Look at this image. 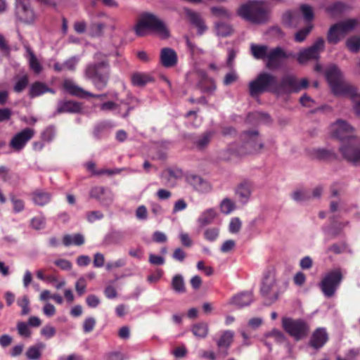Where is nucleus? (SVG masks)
I'll return each mask as SVG.
<instances>
[{
	"label": "nucleus",
	"mask_w": 360,
	"mask_h": 360,
	"mask_svg": "<svg viewBox=\"0 0 360 360\" xmlns=\"http://www.w3.org/2000/svg\"><path fill=\"white\" fill-rule=\"evenodd\" d=\"M330 128L335 138L342 141L347 139L340 148L343 157L354 164L360 163V141L352 136L353 127L345 121L339 120Z\"/></svg>",
	"instance_id": "nucleus-1"
},
{
	"label": "nucleus",
	"mask_w": 360,
	"mask_h": 360,
	"mask_svg": "<svg viewBox=\"0 0 360 360\" xmlns=\"http://www.w3.org/2000/svg\"><path fill=\"white\" fill-rule=\"evenodd\" d=\"M84 76L98 90L104 89L110 77V67L107 60L88 63L84 70Z\"/></svg>",
	"instance_id": "nucleus-2"
},
{
	"label": "nucleus",
	"mask_w": 360,
	"mask_h": 360,
	"mask_svg": "<svg viewBox=\"0 0 360 360\" xmlns=\"http://www.w3.org/2000/svg\"><path fill=\"white\" fill-rule=\"evenodd\" d=\"M134 31L139 37L145 36L148 31H152L164 39L167 38L169 35V30L163 21L149 13H145L141 15L134 27Z\"/></svg>",
	"instance_id": "nucleus-3"
},
{
	"label": "nucleus",
	"mask_w": 360,
	"mask_h": 360,
	"mask_svg": "<svg viewBox=\"0 0 360 360\" xmlns=\"http://www.w3.org/2000/svg\"><path fill=\"white\" fill-rule=\"evenodd\" d=\"M108 94L113 101L101 103L100 110L103 112H112L122 117H127L129 112L134 108V103H137L136 98L129 96L126 100L120 99L116 91H109Z\"/></svg>",
	"instance_id": "nucleus-4"
},
{
	"label": "nucleus",
	"mask_w": 360,
	"mask_h": 360,
	"mask_svg": "<svg viewBox=\"0 0 360 360\" xmlns=\"http://www.w3.org/2000/svg\"><path fill=\"white\" fill-rule=\"evenodd\" d=\"M237 14L246 21L254 24H262L267 20L268 15L262 3L249 1L242 4L237 10Z\"/></svg>",
	"instance_id": "nucleus-5"
},
{
	"label": "nucleus",
	"mask_w": 360,
	"mask_h": 360,
	"mask_svg": "<svg viewBox=\"0 0 360 360\" xmlns=\"http://www.w3.org/2000/svg\"><path fill=\"white\" fill-rule=\"evenodd\" d=\"M276 84L277 79L274 75L268 72H261L249 83L250 95L256 97L266 91L274 92Z\"/></svg>",
	"instance_id": "nucleus-6"
},
{
	"label": "nucleus",
	"mask_w": 360,
	"mask_h": 360,
	"mask_svg": "<svg viewBox=\"0 0 360 360\" xmlns=\"http://www.w3.org/2000/svg\"><path fill=\"white\" fill-rule=\"evenodd\" d=\"M283 330L295 340H300L308 335L310 331L309 323L302 319L282 318Z\"/></svg>",
	"instance_id": "nucleus-7"
},
{
	"label": "nucleus",
	"mask_w": 360,
	"mask_h": 360,
	"mask_svg": "<svg viewBox=\"0 0 360 360\" xmlns=\"http://www.w3.org/2000/svg\"><path fill=\"white\" fill-rule=\"evenodd\" d=\"M325 75L334 94L343 96L345 93L352 91V85L343 81L342 73L336 65L329 66L326 70Z\"/></svg>",
	"instance_id": "nucleus-8"
},
{
	"label": "nucleus",
	"mask_w": 360,
	"mask_h": 360,
	"mask_svg": "<svg viewBox=\"0 0 360 360\" xmlns=\"http://www.w3.org/2000/svg\"><path fill=\"white\" fill-rule=\"evenodd\" d=\"M308 85L309 82L305 78L302 79L300 82H299L295 76L286 75L281 78L280 82H277L274 93L277 95L297 93L300 90L306 89Z\"/></svg>",
	"instance_id": "nucleus-9"
},
{
	"label": "nucleus",
	"mask_w": 360,
	"mask_h": 360,
	"mask_svg": "<svg viewBox=\"0 0 360 360\" xmlns=\"http://www.w3.org/2000/svg\"><path fill=\"white\" fill-rule=\"evenodd\" d=\"M343 278V274L340 268L327 272L319 283V287L326 297H333Z\"/></svg>",
	"instance_id": "nucleus-10"
},
{
	"label": "nucleus",
	"mask_w": 360,
	"mask_h": 360,
	"mask_svg": "<svg viewBox=\"0 0 360 360\" xmlns=\"http://www.w3.org/2000/svg\"><path fill=\"white\" fill-rule=\"evenodd\" d=\"M357 25L355 19H348L332 25L328 32L327 40L328 43L336 44L347 32L352 30Z\"/></svg>",
	"instance_id": "nucleus-11"
},
{
	"label": "nucleus",
	"mask_w": 360,
	"mask_h": 360,
	"mask_svg": "<svg viewBox=\"0 0 360 360\" xmlns=\"http://www.w3.org/2000/svg\"><path fill=\"white\" fill-rule=\"evenodd\" d=\"M240 137L243 143L239 148L240 150L246 152L245 155L257 153L263 148V144L261 142L257 130L245 131L241 134Z\"/></svg>",
	"instance_id": "nucleus-12"
},
{
	"label": "nucleus",
	"mask_w": 360,
	"mask_h": 360,
	"mask_svg": "<svg viewBox=\"0 0 360 360\" xmlns=\"http://www.w3.org/2000/svg\"><path fill=\"white\" fill-rule=\"evenodd\" d=\"M325 46L324 39L318 38L314 43L307 49H302L295 57L299 63L303 64L309 60H319L320 53L323 51Z\"/></svg>",
	"instance_id": "nucleus-13"
},
{
	"label": "nucleus",
	"mask_w": 360,
	"mask_h": 360,
	"mask_svg": "<svg viewBox=\"0 0 360 360\" xmlns=\"http://www.w3.org/2000/svg\"><path fill=\"white\" fill-rule=\"evenodd\" d=\"M89 196L99 202L106 207H109L113 202L115 195L112 191L104 186H94L89 191Z\"/></svg>",
	"instance_id": "nucleus-14"
},
{
	"label": "nucleus",
	"mask_w": 360,
	"mask_h": 360,
	"mask_svg": "<svg viewBox=\"0 0 360 360\" xmlns=\"http://www.w3.org/2000/svg\"><path fill=\"white\" fill-rule=\"evenodd\" d=\"M293 52H285L281 47H276L269 51L266 57V66L269 69H277L281 66V60L288 58H295Z\"/></svg>",
	"instance_id": "nucleus-15"
},
{
	"label": "nucleus",
	"mask_w": 360,
	"mask_h": 360,
	"mask_svg": "<svg viewBox=\"0 0 360 360\" xmlns=\"http://www.w3.org/2000/svg\"><path fill=\"white\" fill-rule=\"evenodd\" d=\"M198 79L197 86L204 94H212L216 90L214 81L204 70H195L188 75Z\"/></svg>",
	"instance_id": "nucleus-16"
},
{
	"label": "nucleus",
	"mask_w": 360,
	"mask_h": 360,
	"mask_svg": "<svg viewBox=\"0 0 360 360\" xmlns=\"http://www.w3.org/2000/svg\"><path fill=\"white\" fill-rule=\"evenodd\" d=\"M15 15L25 23H32L35 19V13L30 6V0H15Z\"/></svg>",
	"instance_id": "nucleus-17"
},
{
	"label": "nucleus",
	"mask_w": 360,
	"mask_h": 360,
	"mask_svg": "<svg viewBox=\"0 0 360 360\" xmlns=\"http://www.w3.org/2000/svg\"><path fill=\"white\" fill-rule=\"evenodd\" d=\"M34 135V130L33 129L25 128L13 136L9 143V146L13 149V150L19 152L25 148L27 142L32 139Z\"/></svg>",
	"instance_id": "nucleus-18"
},
{
	"label": "nucleus",
	"mask_w": 360,
	"mask_h": 360,
	"mask_svg": "<svg viewBox=\"0 0 360 360\" xmlns=\"http://www.w3.org/2000/svg\"><path fill=\"white\" fill-rule=\"evenodd\" d=\"M253 191V184L249 181L239 184L234 190L235 195L242 205H246L250 200Z\"/></svg>",
	"instance_id": "nucleus-19"
},
{
	"label": "nucleus",
	"mask_w": 360,
	"mask_h": 360,
	"mask_svg": "<svg viewBox=\"0 0 360 360\" xmlns=\"http://www.w3.org/2000/svg\"><path fill=\"white\" fill-rule=\"evenodd\" d=\"M246 152L240 150L236 143L229 145L226 148L219 153V159L222 161H236L239 158L245 155Z\"/></svg>",
	"instance_id": "nucleus-20"
},
{
	"label": "nucleus",
	"mask_w": 360,
	"mask_h": 360,
	"mask_svg": "<svg viewBox=\"0 0 360 360\" xmlns=\"http://www.w3.org/2000/svg\"><path fill=\"white\" fill-rule=\"evenodd\" d=\"M186 180L197 191L207 193L211 191L210 184L198 175L188 174L186 176Z\"/></svg>",
	"instance_id": "nucleus-21"
},
{
	"label": "nucleus",
	"mask_w": 360,
	"mask_h": 360,
	"mask_svg": "<svg viewBox=\"0 0 360 360\" xmlns=\"http://www.w3.org/2000/svg\"><path fill=\"white\" fill-rule=\"evenodd\" d=\"M328 333L324 328H317L312 334L309 344L314 349L321 348L328 341Z\"/></svg>",
	"instance_id": "nucleus-22"
},
{
	"label": "nucleus",
	"mask_w": 360,
	"mask_h": 360,
	"mask_svg": "<svg viewBox=\"0 0 360 360\" xmlns=\"http://www.w3.org/2000/svg\"><path fill=\"white\" fill-rule=\"evenodd\" d=\"M160 61L165 68H171L177 63V55L170 48H163L160 51Z\"/></svg>",
	"instance_id": "nucleus-23"
},
{
	"label": "nucleus",
	"mask_w": 360,
	"mask_h": 360,
	"mask_svg": "<svg viewBox=\"0 0 360 360\" xmlns=\"http://www.w3.org/2000/svg\"><path fill=\"white\" fill-rule=\"evenodd\" d=\"M276 285V276L274 271L269 270L265 272L262 282L261 292L267 295L272 291Z\"/></svg>",
	"instance_id": "nucleus-24"
},
{
	"label": "nucleus",
	"mask_w": 360,
	"mask_h": 360,
	"mask_svg": "<svg viewBox=\"0 0 360 360\" xmlns=\"http://www.w3.org/2000/svg\"><path fill=\"white\" fill-rule=\"evenodd\" d=\"M186 15L190 22L198 29V34H202L207 29L200 15L191 10L186 9Z\"/></svg>",
	"instance_id": "nucleus-25"
},
{
	"label": "nucleus",
	"mask_w": 360,
	"mask_h": 360,
	"mask_svg": "<svg viewBox=\"0 0 360 360\" xmlns=\"http://www.w3.org/2000/svg\"><path fill=\"white\" fill-rule=\"evenodd\" d=\"M79 60L80 57L79 56H74L65 60L63 63H56L53 68L56 72H61L65 70L74 72Z\"/></svg>",
	"instance_id": "nucleus-26"
},
{
	"label": "nucleus",
	"mask_w": 360,
	"mask_h": 360,
	"mask_svg": "<svg viewBox=\"0 0 360 360\" xmlns=\"http://www.w3.org/2000/svg\"><path fill=\"white\" fill-rule=\"evenodd\" d=\"M183 172L179 168H167L162 172L161 177L166 180V184L173 186L176 180L181 178Z\"/></svg>",
	"instance_id": "nucleus-27"
},
{
	"label": "nucleus",
	"mask_w": 360,
	"mask_h": 360,
	"mask_svg": "<svg viewBox=\"0 0 360 360\" xmlns=\"http://www.w3.org/2000/svg\"><path fill=\"white\" fill-rule=\"evenodd\" d=\"M63 86L66 91L73 96L84 98L89 94V91L84 90L71 79H65Z\"/></svg>",
	"instance_id": "nucleus-28"
},
{
	"label": "nucleus",
	"mask_w": 360,
	"mask_h": 360,
	"mask_svg": "<svg viewBox=\"0 0 360 360\" xmlns=\"http://www.w3.org/2000/svg\"><path fill=\"white\" fill-rule=\"evenodd\" d=\"M26 50L25 57L27 58L30 68L35 73L39 74L42 70V66L37 58L35 54L29 46H25Z\"/></svg>",
	"instance_id": "nucleus-29"
},
{
	"label": "nucleus",
	"mask_w": 360,
	"mask_h": 360,
	"mask_svg": "<svg viewBox=\"0 0 360 360\" xmlns=\"http://www.w3.org/2000/svg\"><path fill=\"white\" fill-rule=\"evenodd\" d=\"M217 215L215 208H208L203 211L198 218V223L200 226L212 224Z\"/></svg>",
	"instance_id": "nucleus-30"
},
{
	"label": "nucleus",
	"mask_w": 360,
	"mask_h": 360,
	"mask_svg": "<svg viewBox=\"0 0 360 360\" xmlns=\"http://www.w3.org/2000/svg\"><path fill=\"white\" fill-rule=\"evenodd\" d=\"M46 92L54 94L55 91L49 88L44 83L35 82L30 86L29 95L31 98H34Z\"/></svg>",
	"instance_id": "nucleus-31"
},
{
	"label": "nucleus",
	"mask_w": 360,
	"mask_h": 360,
	"mask_svg": "<svg viewBox=\"0 0 360 360\" xmlns=\"http://www.w3.org/2000/svg\"><path fill=\"white\" fill-rule=\"evenodd\" d=\"M264 338H272L276 343L278 344H282L286 340V337L284 333L276 328L264 334ZM264 345L268 347L269 351L271 350V345L266 340H264Z\"/></svg>",
	"instance_id": "nucleus-32"
},
{
	"label": "nucleus",
	"mask_w": 360,
	"mask_h": 360,
	"mask_svg": "<svg viewBox=\"0 0 360 360\" xmlns=\"http://www.w3.org/2000/svg\"><path fill=\"white\" fill-rule=\"evenodd\" d=\"M252 302V292H243L235 295L231 299V303L239 307L249 305Z\"/></svg>",
	"instance_id": "nucleus-33"
},
{
	"label": "nucleus",
	"mask_w": 360,
	"mask_h": 360,
	"mask_svg": "<svg viewBox=\"0 0 360 360\" xmlns=\"http://www.w3.org/2000/svg\"><path fill=\"white\" fill-rule=\"evenodd\" d=\"M82 110L79 103L73 101H60L58 104L57 112H78Z\"/></svg>",
	"instance_id": "nucleus-34"
},
{
	"label": "nucleus",
	"mask_w": 360,
	"mask_h": 360,
	"mask_svg": "<svg viewBox=\"0 0 360 360\" xmlns=\"http://www.w3.org/2000/svg\"><path fill=\"white\" fill-rule=\"evenodd\" d=\"M191 330L197 338H205L209 331L208 324L205 322L197 323L192 326Z\"/></svg>",
	"instance_id": "nucleus-35"
},
{
	"label": "nucleus",
	"mask_w": 360,
	"mask_h": 360,
	"mask_svg": "<svg viewBox=\"0 0 360 360\" xmlns=\"http://www.w3.org/2000/svg\"><path fill=\"white\" fill-rule=\"evenodd\" d=\"M216 34L219 37H226L233 32L232 26L227 22L217 21L214 23Z\"/></svg>",
	"instance_id": "nucleus-36"
},
{
	"label": "nucleus",
	"mask_w": 360,
	"mask_h": 360,
	"mask_svg": "<svg viewBox=\"0 0 360 360\" xmlns=\"http://www.w3.org/2000/svg\"><path fill=\"white\" fill-rule=\"evenodd\" d=\"M51 195L49 193L37 191L32 193V200L34 204L44 206L49 202L51 200Z\"/></svg>",
	"instance_id": "nucleus-37"
},
{
	"label": "nucleus",
	"mask_w": 360,
	"mask_h": 360,
	"mask_svg": "<svg viewBox=\"0 0 360 360\" xmlns=\"http://www.w3.org/2000/svg\"><path fill=\"white\" fill-rule=\"evenodd\" d=\"M233 335L234 333L231 330L224 331L217 342V347L219 349H227L231 346V344L233 341Z\"/></svg>",
	"instance_id": "nucleus-38"
},
{
	"label": "nucleus",
	"mask_w": 360,
	"mask_h": 360,
	"mask_svg": "<svg viewBox=\"0 0 360 360\" xmlns=\"http://www.w3.org/2000/svg\"><path fill=\"white\" fill-rule=\"evenodd\" d=\"M122 238L123 236L120 232L112 231L105 235L103 243L106 246L119 245L122 242Z\"/></svg>",
	"instance_id": "nucleus-39"
},
{
	"label": "nucleus",
	"mask_w": 360,
	"mask_h": 360,
	"mask_svg": "<svg viewBox=\"0 0 360 360\" xmlns=\"http://www.w3.org/2000/svg\"><path fill=\"white\" fill-rule=\"evenodd\" d=\"M251 53L256 59L266 58L269 52L268 46L266 45H257L252 44L250 46Z\"/></svg>",
	"instance_id": "nucleus-40"
},
{
	"label": "nucleus",
	"mask_w": 360,
	"mask_h": 360,
	"mask_svg": "<svg viewBox=\"0 0 360 360\" xmlns=\"http://www.w3.org/2000/svg\"><path fill=\"white\" fill-rule=\"evenodd\" d=\"M150 81H152V77L145 73L136 72L131 75L132 84L136 86H145Z\"/></svg>",
	"instance_id": "nucleus-41"
},
{
	"label": "nucleus",
	"mask_w": 360,
	"mask_h": 360,
	"mask_svg": "<svg viewBox=\"0 0 360 360\" xmlns=\"http://www.w3.org/2000/svg\"><path fill=\"white\" fill-rule=\"evenodd\" d=\"M291 198L297 202L302 203L311 198V193L307 189H299L291 194Z\"/></svg>",
	"instance_id": "nucleus-42"
},
{
	"label": "nucleus",
	"mask_w": 360,
	"mask_h": 360,
	"mask_svg": "<svg viewBox=\"0 0 360 360\" xmlns=\"http://www.w3.org/2000/svg\"><path fill=\"white\" fill-rule=\"evenodd\" d=\"M220 211L224 214H229L231 213L233 210H236V205L235 202L229 198H224L219 205Z\"/></svg>",
	"instance_id": "nucleus-43"
},
{
	"label": "nucleus",
	"mask_w": 360,
	"mask_h": 360,
	"mask_svg": "<svg viewBox=\"0 0 360 360\" xmlns=\"http://www.w3.org/2000/svg\"><path fill=\"white\" fill-rule=\"evenodd\" d=\"M211 13L216 18L221 20H228L232 16V13L229 10L221 6L212 7Z\"/></svg>",
	"instance_id": "nucleus-44"
},
{
	"label": "nucleus",
	"mask_w": 360,
	"mask_h": 360,
	"mask_svg": "<svg viewBox=\"0 0 360 360\" xmlns=\"http://www.w3.org/2000/svg\"><path fill=\"white\" fill-rule=\"evenodd\" d=\"M213 133L212 131H207L199 136L194 143L197 148L200 150L204 149L210 143Z\"/></svg>",
	"instance_id": "nucleus-45"
},
{
	"label": "nucleus",
	"mask_w": 360,
	"mask_h": 360,
	"mask_svg": "<svg viewBox=\"0 0 360 360\" xmlns=\"http://www.w3.org/2000/svg\"><path fill=\"white\" fill-rule=\"evenodd\" d=\"M352 91L345 93L343 96H347L352 99L356 113L360 115V94H357L354 86H352Z\"/></svg>",
	"instance_id": "nucleus-46"
},
{
	"label": "nucleus",
	"mask_w": 360,
	"mask_h": 360,
	"mask_svg": "<svg viewBox=\"0 0 360 360\" xmlns=\"http://www.w3.org/2000/svg\"><path fill=\"white\" fill-rule=\"evenodd\" d=\"M173 290L179 293L184 292L186 290L184 278L181 275H175L172 280Z\"/></svg>",
	"instance_id": "nucleus-47"
},
{
	"label": "nucleus",
	"mask_w": 360,
	"mask_h": 360,
	"mask_svg": "<svg viewBox=\"0 0 360 360\" xmlns=\"http://www.w3.org/2000/svg\"><path fill=\"white\" fill-rule=\"evenodd\" d=\"M219 227H210L204 231L203 236L206 240L209 242H214L219 236Z\"/></svg>",
	"instance_id": "nucleus-48"
},
{
	"label": "nucleus",
	"mask_w": 360,
	"mask_h": 360,
	"mask_svg": "<svg viewBox=\"0 0 360 360\" xmlns=\"http://www.w3.org/2000/svg\"><path fill=\"white\" fill-rule=\"evenodd\" d=\"M16 328L18 330V335L25 338H30L32 335V331L30 329L29 325L23 321H19L17 323Z\"/></svg>",
	"instance_id": "nucleus-49"
},
{
	"label": "nucleus",
	"mask_w": 360,
	"mask_h": 360,
	"mask_svg": "<svg viewBox=\"0 0 360 360\" xmlns=\"http://www.w3.org/2000/svg\"><path fill=\"white\" fill-rule=\"evenodd\" d=\"M17 304L22 309L21 315L25 316L30 312V300L27 295H23L17 300Z\"/></svg>",
	"instance_id": "nucleus-50"
},
{
	"label": "nucleus",
	"mask_w": 360,
	"mask_h": 360,
	"mask_svg": "<svg viewBox=\"0 0 360 360\" xmlns=\"http://www.w3.org/2000/svg\"><path fill=\"white\" fill-rule=\"evenodd\" d=\"M105 27V24L102 22L91 23L89 28L90 34L92 37H102Z\"/></svg>",
	"instance_id": "nucleus-51"
},
{
	"label": "nucleus",
	"mask_w": 360,
	"mask_h": 360,
	"mask_svg": "<svg viewBox=\"0 0 360 360\" xmlns=\"http://www.w3.org/2000/svg\"><path fill=\"white\" fill-rule=\"evenodd\" d=\"M29 82L28 77L27 75H24L20 77L15 82L13 90L16 93L22 92L27 86Z\"/></svg>",
	"instance_id": "nucleus-52"
},
{
	"label": "nucleus",
	"mask_w": 360,
	"mask_h": 360,
	"mask_svg": "<svg viewBox=\"0 0 360 360\" xmlns=\"http://www.w3.org/2000/svg\"><path fill=\"white\" fill-rule=\"evenodd\" d=\"M346 45L352 52H357L360 49V37H352L349 38L346 41Z\"/></svg>",
	"instance_id": "nucleus-53"
},
{
	"label": "nucleus",
	"mask_w": 360,
	"mask_h": 360,
	"mask_svg": "<svg viewBox=\"0 0 360 360\" xmlns=\"http://www.w3.org/2000/svg\"><path fill=\"white\" fill-rule=\"evenodd\" d=\"M40 334L46 339H51L56 334V329L50 324L44 326L40 331Z\"/></svg>",
	"instance_id": "nucleus-54"
},
{
	"label": "nucleus",
	"mask_w": 360,
	"mask_h": 360,
	"mask_svg": "<svg viewBox=\"0 0 360 360\" xmlns=\"http://www.w3.org/2000/svg\"><path fill=\"white\" fill-rule=\"evenodd\" d=\"M56 135V129L53 126H49L41 133V139L46 142L51 141Z\"/></svg>",
	"instance_id": "nucleus-55"
},
{
	"label": "nucleus",
	"mask_w": 360,
	"mask_h": 360,
	"mask_svg": "<svg viewBox=\"0 0 360 360\" xmlns=\"http://www.w3.org/2000/svg\"><path fill=\"white\" fill-rule=\"evenodd\" d=\"M312 29V25H309L307 27L300 30L298 32H296L295 35V40L297 42H302L303 41L307 36L309 34Z\"/></svg>",
	"instance_id": "nucleus-56"
},
{
	"label": "nucleus",
	"mask_w": 360,
	"mask_h": 360,
	"mask_svg": "<svg viewBox=\"0 0 360 360\" xmlns=\"http://www.w3.org/2000/svg\"><path fill=\"white\" fill-rule=\"evenodd\" d=\"M11 201L13 204V212L15 213H19L25 209V203L22 200L12 195L11 196Z\"/></svg>",
	"instance_id": "nucleus-57"
},
{
	"label": "nucleus",
	"mask_w": 360,
	"mask_h": 360,
	"mask_svg": "<svg viewBox=\"0 0 360 360\" xmlns=\"http://www.w3.org/2000/svg\"><path fill=\"white\" fill-rule=\"evenodd\" d=\"M300 11L307 21H311L314 18V12L312 8L307 4L300 6Z\"/></svg>",
	"instance_id": "nucleus-58"
},
{
	"label": "nucleus",
	"mask_w": 360,
	"mask_h": 360,
	"mask_svg": "<svg viewBox=\"0 0 360 360\" xmlns=\"http://www.w3.org/2000/svg\"><path fill=\"white\" fill-rule=\"evenodd\" d=\"M126 260L124 259H118L114 262H108L105 264V269L107 271H111L116 268H120L125 266Z\"/></svg>",
	"instance_id": "nucleus-59"
},
{
	"label": "nucleus",
	"mask_w": 360,
	"mask_h": 360,
	"mask_svg": "<svg viewBox=\"0 0 360 360\" xmlns=\"http://www.w3.org/2000/svg\"><path fill=\"white\" fill-rule=\"evenodd\" d=\"M41 356V353L33 345L30 347L26 352V356L29 360H39Z\"/></svg>",
	"instance_id": "nucleus-60"
},
{
	"label": "nucleus",
	"mask_w": 360,
	"mask_h": 360,
	"mask_svg": "<svg viewBox=\"0 0 360 360\" xmlns=\"http://www.w3.org/2000/svg\"><path fill=\"white\" fill-rule=\"evenodd\" d=\"M45 219L43 217H36L32 219L31 220V226L33 229L36 230H40L44 228L45 226Z\"/></svg>",
	"instance_id": "nucleus-61"
},
{
	"label": "nucleus",
	"mask_w": 360,
	"mask_h": 360,
	"mask_svg": "<svg viewBox=\"0 0 360 360\" xmlns=\"http://www.w3.org/2000/svg\"><path fill=\"white\" fill-rule=\"evenodd\" d=\"M104 215L101 211H91L86 214V219L90 223H94L97 220H101Z\"/></svg>",
	"instance_id": "nucleus-62"
},
{
	"label": "nucleus",
	"mask_w": 360,
	"mask_h": 360,
	"mask_svg": "<svg viewBox=\"0 0 360 360\" xmlns=\"http://www.w3.org/2000/svg\"><path fill=\"white\" fill-rule=\"evenodd\" d=\"M96 325V320L93 317L86 318L83 323V330L89 333L93 330Z\"/></svg>",
	"instance_id": "nucleus-63"
},
{
	"label": "nucleus",
	"mask_w": 360,
	"mask_h": 360,
	"mask_svg": "<svg viewBox=\"0 0 360 360\" xmlns=\"http://www.w3.org/2000/svg\"><path fill=\"white\" fill-rule=\"evenodd\" d=\"M241 228V221L238 217L233 218L229 224V231L232 233H238Z\"/></svg>",
	"instance_id": "nucleus-64"
}]
</instances>
